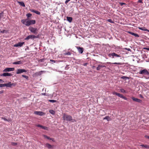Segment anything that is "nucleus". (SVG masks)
Masks as SVG:
<instances>
[{"instance_id": "4c0bfd02", "label": "nucleus", "mask_w": 149, "mask_h": 149, "mask_svg": "<svg viewBox=\"0 0 149 149\" xmlns=\"http://www.w3.org/2000/svg\"><path fill=\"white\" fill-rule=\"evenodd\" d=\"M65 54V55H70L71 54H70V52H68V53H66Z\"/></svg>"}, {"instance_id": "e433bc0d", "label": "nucleus", "mask_w": 149, "mask_h": 149, "mask_svg": "<svg viewBox=\"0 0 149 149\" xmlns=\"http://www.w3.org/2000/svg\"><path fill=\"white\" fill-rule=\"evenodd\" d=\"M112 93L113 95H117V94H118V93H117L115 92H113Z\"/></svg>"}, {"instance_id": "bb28decb", "label": "nucleus", "mask_w": 149, "mask_h": 149, "mask_svg": "<svg viewBox=\"0 0 149 149\" xmlns=\"http://www.w3.org/2000/svg\"><path fill=\"white\" fill-rule=\"evenodd\" d=\"M141 146L142 147H144L147 148H149V146L147 145H141Z\"/></svg>"}, {"instance_id": "0eeeda50", "label": "nucleus", "mask_w": 149, "mask_h": 149, "mask_svg": "<svg viewBox=\"0 0 149 149\" xmlns=\"http://www.w3.org/2000/svg\"><path fill=\"white\" fill-rule=\"evenodd\" d=\"M27 71L26 70L23 69H18L17 70L16 73L17 74H19L22 73L23 72H26Z\"/></svg>"}, {"instance_id": "4468645a", "label": "nucleus", "mask_w": 149, "mask_h": 149, "mask_svg": "<svg viewBox=\"0 0 149 149\" xmlns=\"http://www.w3.org/2000/svg\"><path fill=\"white\" fill-rule=\"evenodd\" d=\"M43 136L45 139H49L51 140H52V141H54V140L53 139L50 138L49 137L45 135H44Z\"/></svg>"}, {"instance_id": "2eb2a0df", "label": "nucleus", "mask_w": 149, "mask_h": 149, "mask_svg": "<svg viewBox=\"0 0 149 149\" xmlns=\"http://www.w3.org/2000/svg\"><path fill=\"white\" fill-rule=\"evenodd\" d=\"M109 56L111 55L112 56H116L117 57H119L120 56L115 54L114 53H111V54H109Z\"/></svg>"}, {"instance_id": "bf43d9fd", "label": "nucleus", "mask_w": 149, "mask_h": 149, "mask_svg": "<svg viewBox=\"0 0 149 149\" xmlns=\"http://www.w3.org/2000/svg\"><path fill=\"white\" fill-rule=\"evenodd\" d=\"M147 79H149V77Z\"/></svg>"}, {"instance_id": "13d9d810", "label": "nucleus", "mask_w": 149, "mask_h": 149, "mask_svg": "<svg viewBox=\"0 0 149 149\" xmlns=\"http://www.w3.org/2000/svg\"><path fill=\"white\" fill-rule=\"evenodd\" d=\"M147 31H148V32H149V30L148 29Z\"/></svg>"}, {"instance_id": "dca6fc26", "label": "nucleus", "mask_w": 149, "mask_h": 149, "mask_svg": "<svg viewBox=\"0 0 149 149\" xmlns=\"http://www.w3.org/2000/svg\"><path fill=\"white\" fill-rule=\"evenodd\" d=\"M37 127H40L41 128H42V129H45V130H47V127H44V126H42V125H37Z\"/></svg>"}, {"instance_id": "39448f33", "label": "nucleus", "mask_w": 149, "mask_h": 149, "mask_svg": "<svg viewBox=\"0 0 149 149\" xmlns=\"http://www.w3.org/2000/svg\"><path fill=\"white\" fill-rule=\"evenodd\" d=\"M34 113L35 114L41 116H43L45 114V113L41 111H35L34 112Z\"/></svg>"}, {"instance_id": "f3484780", "label": "nucleus", "mask_w": 149, "mask_h": 149, "mask_svg": "<svg viewBox=\"0 0 149 149\" xmlns=\"http://www.w3.org/2000/svg\"><path fill=\"white\" fill-rule=\"evenodd\" d=\"M104 120H107V121H109L111 120V119L109 116H106L105 117L104 119Z\"/></svg>"}, {"instance_id": "f03ea898", "label": "nucleus", "mask_w": 149, "mask_h": 149, "mask_svg": "<svg viewBox=\"0 0 149 149\" xmlns=\"http://www.w3.org/2000/svg\"><path fill=\"white\" fill-rule=\"evenodd\" d=\"M63 118L64 120H66L67 121H70L73 120L72 122L75 121L74 120H72V117L69 115H68L65 113L63 114Z\"/></svg>"}, {"instance_id": "a211bd4d", "label": "nucleus", "mask_w": 149, "mask_h": 149, "mask_svg": "<svg viewBox=\"0 0 149 149\" xmlns=\"http://www.w3.org/2000/svg\"><path fill=\"white\" fill-rule=\"evenodd\" d=\"M46 147L48 148H52V146L50 144L47 143L45 145Z\"/></svg>"}, {"instance_id": "c03bdc74", "label": "nucleus", "mask_w": 149, "mask_h": 149, "mask_svg": "<svg viewBox=\"0 0 149 149\" xmlns=\"http://www.w3.org/2000/svg\"><path fill=\"white\" fill-rule=\"evenodd\" d=\"M145 137L146 138L149 139V136H145Z\"/></svg>"}, {"instance_id": "c756f323", "label": "nucleus", "mask_w": 149, "mask_h": 149, "mask_svg": "<svg viewBox=\"0 0 149 149\" xmlns=\"http://www.w3.org/2000/svg\"><path fill=\"white\" fill-rule=\"evenodd\" d=\"M120 91L123 93H125V90L123 89H120Z\"/></svg>"}, {"instance_id": "2f4dec72", "label": "nucleus", "mask_w": 149, "mask_h": 149, "mask_svg": "<svg viewBox=\"0 0 149 149\" xmlns=\"http://www.w3.org/2000/svg\"><path fill=\"white\" fill-rule=\"evenodd\" d=\"M101 68L100 65H98V67L97 68V70H99Z\"/></svg>"}, {"instance_id": "aec40b11", "label": "nucleus", "mask_w": 149, "mask_h": 149, "mask_svg": "<svg viewBox=\"0 0 149 149\" xmlns=\"http://www.w3.org/2000/svg\"><path fill=\"white\" fill-rule=\"evenodd\" d=\"M67 20L69 22H71V21H72V17H67Z\"/></svg>"}, {"instance_id": "20e7f679", "label": "nucleus", "mask_w": 149, "mask_h": 149, "mask_svg": "<svg viewBox=\"0 0 149 149\" xmlns=\"http://www.w3.org/2000/svg\"><path fill=\"white\" fill-rule=\"evenodd\" d=\"M29 30L32 33L36 34L37 33V29L36 28H34L32 27H29Z\"/></svg>"}, {"instance_id": "5701e85b", "label": "nucleus", "mask_w": 149, "mask_h": 149, "mask_svg": "<svg viewBox=\"0 0 149 149\" xmlns=\"http://www.w3.org/2000/svg\"><path fill=\"white\" fill-rule=\"evenodd\" d=\"M107 63H109V64H110V63H112V64H118V65H121V63H111L110 62H107Z\"/></svg>"}, {"instance_id": "09e8293b", "label": "nucleus", "mask_w": 149, "mask_h": 149, "mask_svg": "<svg viewBox=\"0 0 149 149\" xmlns=\"http://www.w3.org/2000/svg\"><path fill=\"white\" fill-rule=\"evenodd\" d=\"M145 49H146L148 50L149 51V48H144Z\"/></svg>"}, {"instance_id": "c9c22d12", "label": "nucleus", "mask_w": 149, "mask_h": 149, "mask_svg": "<svg viewBox=\"0 0 149 149\" xmlns=\"http://www.w3.org/2000/svg\"><path fill=\"white\" fill-rule=\"evenodd\" d=\"M23 77H24V78L26 79H27L28 78V77L26 76H25V75H22V76Z\"/></svg>"}, {"instance_id": "473e14b6", "label": "nucleus", "mask_w": 149, "mask_h": 149, "mask_svg": "<svg viewBox=\"0 0 149 149\" xmlns=\"http://www.w3.org/2000/svg\"><path fill=\"white\" fill-rule=\"evenodd\" d=\"M35 13H36V14H37L38 15H40V12H39V11H35Z\"/></svg>"}, {"instance_id": "412c9836", "label": "nucleus", "mask_w": 149, "mask_h": 149, "mask_svg": "<svg viewBox=\"0 0 149 149\" xmlns=\"http://www.w3.org/2000/svg\"><path fill=\"white\" fill-rule=\"evenodd\" d=\"M18 3L21 6H23V7H25V5L24 2H19L18 1Z\"/></svg>"}, {"instance_id": "a19ab883", "label": "nucleus", "mask_w": 149, "mask_h": 149, "mask_svg": "<svg viewBox=\"0 0 149 149\" xmlns=\"http://www.w3.org/2000/svg\"><path fill=\"white\" fill-rule=\"evenodd\" d=\"M70 0H66L65 2V3L67 4Z\"/></svg>"}, {"instance_id": "6e6d98bb", "label": "nucleus", "mask_w": 149, "mask_h": 149, "mask_svg": "<svg viewBox=\"0 0 149 149\" xmlns=\"http://www.w3.org/2000/svg\"><path fill=\"white\" fill-rule=\"evenodd\" d=\"M42 95H45V93H42Z\"/></svg>"}, {"instance_id": "b1692460", "label": "nucleus", "mask_w": 149, "mask_h": 149, "mask_svg": "<svg viewBox=\"0 0 149 149\" xmlns=\"http://www.w3.org/2000/svg\"><path fill=\"white\" fill-rule=\"evenodd\" d=\"M49 112L52 114L54 115L55 113V111L53 110H50L49 111Z\"/></svg>"}, {"instance_id": "1a4fd4ad", "label": "nucleus", "mask_w": 149, "mask_h": 149, "mask_svg": "<svg viewBox=\"0 0 149 149\" xmlns=\"http://www.w3.org/2000/svg\"><path fill=\"white\" fill-rule=\"evenodd\" d=\"M12 74L10 73L6 72L4 73L1 75V76L6 77V76H11Z\"/></svg>"}, {"instance_id": "f257e3e1", "label": "nucleus", "mask_w": 149, "mask_h": 149, "mask_svg": "<svg viewBox=\"0 0 149 149\" xmlns=\"http://www.w3.org/2000/svg\"><path fill=\"white\" fill-rule=\"evenodd\" d=\"M21 22L23 24L27 26L34 24L36 23L35 20H29L28 19H22L21 20Z\"/></svg>"}, {"instance_id": "37998d69", "label": "nucleus", "mask_w": 149, "mask_h": 149, "mask_svg": "<svg viewBox=\"0 0 149 149\" xmlns=\"http://www.w3.org/2000/svg\"><path fill=\"white\" fill-rule=\"evenodd\" d=\"M6 32V31L5 30H4V31H1V32L3 33H5V32Z\"/></svg>"}, {"instance_id": "423d86ee", "label": "nucleus", "mask_w": 149, "mask_h": 149, "mask_svg": "<svg viewBox=\"0 0 149 149\" xmlns=\"http://www.w3.org/2000/svg\"><path fill=\"white\" fill-rule=\"evenodd\" d=\"M139 73L141 74H148L149 72L146 69L141 70L140 71Z\"/></svg>"}, {"instance_id": "3c124183", "label": "nucleus", "mask_w": 149, "mask_h": 149, "mask_svg": "<svg viewBox=\"0 0 149 149\" xmlns=\"http://www.w3.org/2000/svg\"><path fill=\"white\" fill-rule=\"evenodd\" d=\"M3 81L1 79H0V82H3Z\"/></svg>"}, {"instance_id": "a878e982", "label": "nucleus", "mask_w": 149, "mask_h": 149, "mask_svg": "<svg viewBox=\"0 0 149 149\" xmlns=\"http://www.w3.org/2000/svg\"><path fill=\"white\" fill-rule=\"evenodd\" d=\"M49 101L52 103H54L56 102V100H49Z\"/></svg>"}, {"instance_id": "8fccbe9b", "label": "nucleus", "mask_w": 149, "mask_h": 149, "mask_svg": "<svg viewBox=\"0 0 149 149\" xmlns=\"http://www.w3.org/2000/svg\"><path fill=\"white\" fill-rule=\"evenodd\" d=\"M31 11L33 12V13H35V11H36L35 10H31Z\"/></svg>"}, {"instance_id": "603ef678", "label": "nucleus", "mask_w": 149, "mask_h": 149, "mask_svg": "<svg viewBox=\"0 0 149 149\" xmlns=\"http://www.w3.org/2000/svg\"><path fill=\"white\" fill-rule=\"evenodd\" d=\"M100 67L101 68V67H105V66L104 65H100Z\"/></svg>"}, {"instance_id": "79ce46f5", "label": "nucleus", "mask_w": 149, "mask_h": 149, "mask_svg": "<svg viewBox=\"0 0 149 149\" xmlns=\"http://www.w3.org/2000/svg\"><path fill=\"white\" fill-rule=\"evenodd\" d=\"M1 118L2 119H3L4 120H5V121H8V120H7V119L5 118Z\"/></svg>"}, {"instance_id": "f8f14e48", "label": "nucleus", "mask_w": 149, "mask_h": 149, "mask_svg": "<svg viewBox=\"0 0 149 149\" xmlns=\"http://www.w3.org/2000/svg\"><path fill=\"white\" fill-rule=\"evenodd\" d=\"M76 47L79 53H80L81 54L83 53V48L78 47Z\"/></svg>"}, {"instance_id": "a18cd8bd", "label": "nucleus", "mask_w": 149, "mask_h": 149, "mask_svg": "<svg viewBox=\"0 0 149 149\" xmlns=\"http://www.w3.org/2000/svg\"><path fill=\"white\" fill-rule=\"evenodd\" d=\"M125 49H126V50H128V51H130L131 50L129 48H125Z\"/></svg>"}, {"instance_id": "864d4df0", "label": "nucleus", "mask_w": 149, "mask_h": 149, "mask_svg": "<svg viewBox=\"0 0 149 149\" xmlns=\"http://www.w3.org/2000/svg\"><path fill=\"white\" fill-rule=\"evenodd\" d=\"M2 14L1 13L0 14V19L1 18V17L2 16Z\"/></svg>"}, {"instance_id": "58836bf2", "label": "nucleus", "mask_w": 149, "mask_h": 149, "mask_svg": "<svg viewBox=\"0 0 149 149\" xmlns=\"http://www.w3.org/2000/svg\"><path fill=\"white\" fill-rule=\"evenodd\" d=\"M122 98H123V99H124L125 100H127V98L126 97H125L124 96H123V97H122Z\"/></svg>"}, {"instance_id": "393cba45", "label": "nucleus", "mask_w": 149, "mask_h": 149, "mask_svg": "<svg viewBox=\"0 0 149 149\" xmlns=\"http://www.w3.org/2000/svg\"><path fill=\"white\" fill-rule=\"evenodd\" d=\"M20 63H21L20 61L15 62H13V64H19Z\"/></svg>"}, {"instance_id": "ddd939ff", "label": "nucleus", "mask_w": 149, "mask_h": 149, "mask_svg": "<svg viewBox=\"0 0 149 149\" xmlns=\"http://www.w3.org/2000/svg\"><path fill=\"white\" fill-rule=\"evenodd\" d=\"M132 98L133 101L136 102L141 103L142 102V101L141 100L138 99L137 98H135V97H132Z\"/></svg>"}, {"instance_id": "5fc2aeb1", "label": "nucleus", "mask_w": 149, "mask_h": 149, "mask_svg": "<svg viewBox=\"0 0 149 149\" xmlns=\"http://www.w3.org/2000/svg\"><path fill=\"white\" fill-rule=\"evenodd\" d=\"M35 37H36V38H38L39 37V36H35Z\"/></svg>"}, {"instance_id": "4d7b16f0", "label": "nucleus", "mask_w": 149, "mask_h": 149, "mask_svg": "<svg viewBox=\"0 0 149 149\" xmlns=\"http://www.w3.org/2000/svg\"><path fill=\"white\" fill-rule=\"evenodd\" d=\"M140 97H142L143 98V96L141 95H140Z\"/></svg>"}, {"instance_id": "f704fd0d", "label": "nucleus", "mask_w": 149, "mask_h": 149, "mask_svg": "<svg viewBox=\"0 0 149 149\" xmlns=\"http://www.w3.org/2000/svg\"><path fill=\"white\" fill-rule=\"evenodd\" d=\"M107 21L111 23H113V21H112V20L111 19H108L107 20Z\"/></svg>"}, {"instance_id": "cd10ccee", "label": "nucleus", "mask_w": 149, "mask_h": 149, "mask_svg": "<svg viewBox=\"0 0 149 149\" xmlns=\"http://www.w3.org/2000/svg\"><path fill=\"white\" fill-rule=\"evenodd\" d=\"M117 94V96H118L119 97L122 98L123 97V95L122 94H121L120 93H118Z\"/></svg>"}, {"instance_id": "9b49d317", "label": "nucleus", "mask_w": 149, "mask_h": 149, "mask_svg": "<svg viewBox=\"0 0 149 149\" xmlns=\"http://www.w3.org/2000/svg\"><path fill=\"white\" fill-rule=\"evenodd\" d=\"M35 38H36L35 36L33 35H30L27 36L25 39L26 40H28L30 39H32Z\"/></svg>"}, {"instance_id": "4be33fe9", "label": "nucleus", "mask_w": 149, "mask_h": 149, "mask_svg": "<svg viewBox=\"0 0 149 149\" xmlns=\"http://www.w3.org/2000/svg\"><path fill=\"white\" fill-rule=\"evenodd\" d=\"M129 33H130L131 35H132L133 36H134L136 37H138L139 36V35L136 34L134 33L130 32H129Z\"/></svg>"}, {"instance_id": "72a5a7b5", "label": "nucleus", "mask_w": 149, "mask_h": 149, "mask_svg": "<svg viewBox=\"0 0 149 149\" xmlns=\"http://www.w3.org/2000/svg\"><path fill=\"white\" fill-rule=\"evenodd\" d=\"M31 16V14H28L26 15V16L28 17H29Z\"/></svg>"}, {"instance_id": "c85d7f7f", "label": "nucleus", "mask_w": 149, "mask_h": 149, "mask_svg": "<svg viewBox=\"0 0 149 149\" xmlns=\"http://www.w3.org/2000/svg\"><path fill=\"white\" fill-rule=\"evenodd\" d=\"M5 84H0V87H5Z\"/></svg>"}, {"instance_id": "7ed1b4c3", "label": "nucleus", "mask_w": 149, "mask_h": 149, "mask_svg": "<svg viewBox=\"0 0 149 149\" xmlns=\"http://www.w3.org/2000/svg\"><path fill=\"white\" fill-rule=\"evenodd\" d=\"M16 85V84L15 83L12 84L10 82H8V83L5 84V87L7 88H12L13 86H15Z\"/></svg>"}, {"instance_id": "ea45409f", "label": "nucleus", "mask_w": 149, "mask_h": 149, "mask_svg": "<svg viewBox=\"0 0 149 149\" xmlns=\"http://www.w3.org/2000/svg\"><path fill=\"white\" fill-rule=\"evenodd\" d=\"M50 61H51L52 62H53V63H55L56 62V61L54 60H50Z\"/></svg>"}, {"instance_id": "49530a36", "label": "nucleus", "mask_w": 149, "mask_h": 149, "mask_svg": "<svg viewBox=\"0 0 149 149\" xmlns=\"http://www.w3.org/2000/svg\"><path fill=\"white\" fill-rule=\"evenodd\" d=\"M120 4L121 5H123V4H125V3H120Z\"/></svg>"}, {"instance_id": "de8ad7c7", "label": "nucleus", "mask_w": 149, "mask_h": 149, "mask_svg": "<svg viewBox=\"0 0 149 149\" xmlns=\"http://www.w3.org/2000/svg\"><path fill=\"white\" fill-rule=\"evenodd\" d=\"M138 2H139V3H142V1L141 0H139L138 1Z\"/></svg>"}, {"instance_id": "9d476101", "label": "nucleus", "mask_w": 149, "mask_h": 149, "mask_svg": "<svg viewBox=\"0 0 149 149\" xmlns=\"http://www.w3.org/2000/svg\"><path fill=\"white\" fill-rule=\"evenodd\" d=\"M24 42H19L14 45V47H21L24 44Z\"/></svg>"}, {"instance_id": "6e6552de", "label": "nucleus", "mask_w": 149, "mask_h": 149, "mask_svg": "<svg viewBox=\"0 0 149 149\" xmlns=\"http://www.w3.org/2000/svg\"><path fill=\"white\" fill-rule=\"evenodd\" d=\"M15 68H7L4 69L3 71V72H7L13 71L14 70Z\"/></svg>"}, {"instance_id": "7c9ffc66", "label": "nucleus", "mask_w": 149, "mask_h": 149, "mask_svg": "<svg viewBox=\"0 0 149 149\" xmlns=\"http://www.w3.org/2000/svg\"><path fill=\"white\" fill-rule=\"evenodd\" d=\"M121 78L123 79H128V77H125V76H123L121 77Z\"/></svg>"}, {"instance_id": "6ab92c4d", "label": "nucleus", "mask_w": 149, "mask_h": 149, "mask_svg": "<svg viewBox=\"0 0 149 149\" xmlns=\"http://www.w3.org/2000/svg\"><path fill=\"white\" fill-rule=\"evenodd\" d=\"M138 28L141 30H143V31H147V29H146L145 27H139Z\"/></svg>"}]
</instances>
